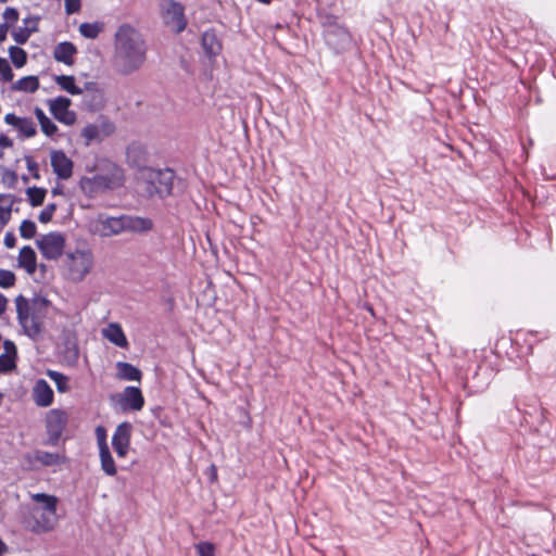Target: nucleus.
Returning a JSON list of instances; mask_svg holds the SVG:
<instances>
[{"label":"nucleus","instance_id":"nucleus-42","mask_svg":"<svg viewBox=\"0 0 556 556\" xmlns=\"http://www.w3.org/2000/svg\"><path fill=\"white\" fill-rule=\"evenodd\" d=\"M23 24L25 29H27L30 34L38 31V18L34 16H29L23 20Z\"/></svg>","mask_w":556,"mask_h":556},{"label":"nucleus","instance_id":"nucleus-31","mask_svg":"<svg viewBox=\"0 0 556 556\" xmlns=\"http://www.w3.org/2000/svg\"><path fill=\"white\" fill-rule=\"evenodd\" d=\"M9 55L13 64L18 68L23 67L27 62V53L22 48L10 47Z\"/></svg>","mask_w":556,"mask_h":556},{"label":"nucleus","instance_id":"nucleus-41","mask_svg":"<svg viewBox=\"0 0 556 556\" xmlns=\"http://www.w3.org/2000/svg\"><path fill=\"white\" fill-rule=\"evenodd\" d=\"M3 18L5 23L10 26L14 24L18 20V12L14 8H7L3 12Z\"/></svg>","mask_w":556,"mask_h":556},{"label":"nucleus","instance_id":"nucleus-5","mask_svg":"<svg viewBox=\"0 0 556 556\" xmlns=\"http://www.w3.org/2000/svg\"><path fill=\"white\" fill-rule=\"evenodd\" d=\"M173 180L174 173L168 168L154 169L144 167L138 174V185L148 195L159 194L164 197L169 194L173 188Z\"/></svg>","mask_w":556,"mask_h":556},{"label":"nucleus","instance_id":"nucleus-22","mask_svg":"<svg viewBox=\"0 0 556 556\" xmlns=\"http://www.w3.org/2000/svg\"><path fill=\"white\" fill-rule=\"evenodd\" d=\"M3 353L0 355V372H7L15 367L16 348L13 342L4 341Z\"/></svg>","mask_w":556,"mask_h":556},{"label":"nucleus","instance_id":"nucleus-29","mask_svg":"<svg viewBox=\"0 0 556 556\" xmlns=\"http://www.w3.org/2000/svg\"><path fill=\"white\" fill-rule=\"evenodd\" d=\"M55 83L71 94H80L83 92L81 89L76 86L75 78L73 76H56Z\"/></svg>","mask_w":556,"mask_h":556},{"label":"nucleus","instance_id":"nucleus-23","mask_svg":"<svg viewBox=\"0 0 556 556\" xmlns=\"http://www.w3.org/2000/svg\"><path fill=\"white\" fill-rule=\"evenodd\" d=\"M15 197L10 193H0V229L10 222Z\"/></svg>","mask_w":556,"mask_h":556},{"label":"nucleus","instance_id":"nucleus-9","mask_svg":"<svg viewBox=\"0 0 556 556\" xmlns=\"http://www.w3.org/2000/svg\"><path fill=\"white\" fill-rule=\"evenodd\" d=\"M37 247L48 260L59 258L65 247V238L60 232H50L37 240Z\"/></svg>","mask_w":556,"mask_h":556},{"label":"nucleus","instance_id":"nucleus-44","mask_svg":"<svg viewBox=\"0 0 556 556\" xmlns=\"http://www.w3.org/2000/svg\"><path fill=\"white\" fill-rule=\"evenodd\" d=\"M3 242L8 249H12L16 244V238L12 232H7Z\"/></svg>","mask_w":556,"mask_h":556},{"label":"nucleus","instance_id":"nucleus-19","mask_svg":"<svg viewBox=\"0 0 556 556\" xmlns=\"http://www.w3.org/2000/svg\"><path fill=\"white\" fill-rule=\"evenodd\" d=\"M102 336L118 348H128L127 338L119 324L111 323L101 330Z\"/></svg>","mask_w":556,"mask_h":556},{"label":"nucleus","instance_id":"nucleus-15","mask_svg":"<svg viewBox=\"0 0 556 556\" xmlns=\"http://www.w3.org/2000/svg\"><path fill=\"white\" fill-rule=\"evenodd\" d=\"M64 457L59 453H50L46 451H36L25 456V462L29 468H35L37 463L42 466H54L64 462Z\"/></svg>","mask_w":556,"mask_h":556},{"label":"nucleus","instance_id":"nucleus-7","mask_svg":"<svg viewBox=\"0 0 556 556\" xmlns=\"http://www.w3.org/2000/svg\"><path fill=\"white\" fill-rule=\"evenodd\" d=\"M160 10L164 23L174 31L180 33L186 27L184 8L174 0H160Z\"/></svg>","mask_w":556,"mask_h":556},{"label":"nucleus","instance_id":"nucleus-36","mask_svg":"<svg viewBox=\"0 0 556 556\" xmlns=\"http://www.w3.org/2000/svg\"><path fill=\"white\" fill-rule=\"evenodd\" d=\"M15 282V276L12 271L0 269V287L10 288Z\"/></svg>","mask_w":556,"mask_h":556},{"label":"nucleus","instance_id":"nucleus-18","mask_svg":"<svg viewBox=\"0 0 556 556\" xmlns=\"http://www.w3.org/2000/svg\"><path fill=\"white\" fill-rule=\"evenodd\" d=\"M33 399L40 407L50 406L53 402V391L46 380L36 381L33 388Z\"/></svg>","mask_w":556,"mask_h":556},{"label":"nucleus","instance_id":"nucleus-20","mask_svg":"<svg viewBox=\"0 0 556 556\" xmlns=\"http://www.w3.org/2000/svg\"><path fill=\"white\" fill-rule=\"evenodd\" d=\"M202 48L210 59L217 56L222 51V42L213 30H206L202 35Z\"/></svg>","mask_w":556,"mask_h":556},{"label":"nucleus","instance_id":"nucleus-50","mask_svg":"<svg viewBox=\"0 0 556 556\" xmlns=\"http://www.w3.org/2000/svg\"><path fill=\"white\" fill-rule=\"evenodd\" d=\"M36 165L28 163V169H33Z\"/></svg>","mask_w":556,"mask_h":556},{"label":"nucleus","instance_id":"nucleus-16","mask_svg":"<svg viewBox=\"0 0 556 556\" xmlns=\"http://www.w3.org/2000/svg\"><path fill=\"white\" fill-rule=\"evenodd\" d=\"M112 131L113 126L109 123L89 124L81 129V137L85 144L89 146L92 141L101 140L102 137L110 135Z\"/></svg>","mask_w":556,"mask_h":556},{"label":"nucleus","instance_id":"nucleus-43","mask_svg":"<svg viewBox=\"0 0 556 556\" xmlns=\"http://www.w3.org/2000/svg\"><path fill=\"white\" fill-rule=\"evenodd\" d=\"M67 14L77 13L80 10V0H64Z\"/></svg>","mask_w":556,"mask_h":556},{"label":"nucleus","instance_id":"nucleus-38","mask_svg":"<svg viewBox=\"0 0 556 556\" xmlns=\"http://www.w3.org/2000/svg\"><path fill=\"white\" fill-rule=\"evenodd\" d=\"M199 556H215L214 545L208 542H201L195 545Z\"/></svg>","mask_w":556,"mask_h":556},{"label":"nucleus","instance_id":"nucleus-6","mask_svg":"<svg viewBox=\"0 0 556 556\" xmlns=\"http://www.w3.org/2000/svg\"><path fill=\"white\" fill-rule=\"evenodd\" d=\"M93 254L88 249H77L66 254L65 270L71 281L80 282L93 268Z\"/></svg>","mask_w":556,"mask_h":556},{"label":"nucleus","instance_id":"nucleus-13","mask_svg":"<svg viewBox=\"0 0 556 556\" xmlns=\"http://www.w3.org/2000/svg\"><path fill=\"white\" fill-rule=\"evenodd\" d=\"M131 425L123 422L117 426L112 439V444L119 457H125L130 444Z\"/></svg>","mask_w":556,"mask_h":556},{"label":"nucleus","instance_id":"nucleus-39","mask_svg":"<svg viewBox=\"0 0 556 556\" xmlns=\"http://www.w3.org/2000/svg\"><path fill=\"white\" fill-rule=\"evenodd\" d=\"M55 210H56V205H55V204H49V205H47V206L42 210V212L39 214V217H38V218H39V220H40L41 223H45V224H46V223H48V222H50V220L52 219V216H53V214H54Z\"/></svg>","mask_w":556,"mask_h":556},{"label":"nucleus","instance_id":"nucleus-48","mask_svg":"<svg viewBox=\"0 0 556 556\" xmlns=\"http://www.w3.org/2000/svg\"><path fill=\"white\" fill-rule=\"evenodd\" d=\"M7 305H8L7 298L0 293V315H2L5 312Z\"/></svg>","mask_w":556,"mask_h":556},{"label":"nucleus","instance_id":"nucleus-17","mask_svg":"<svg viewBox=\"0 0 556 556\" xmlns=\"http://www.w3.org/2000/svg\"><path fill=\"white\" fill-rule=\"evenodd\" d=\"M4 122L16 128L25 138H31L37 134L36 125L30 118L20 117L10 113L4 116Z\"/></svg>","mask_w":556,"mask_h":556},{"label":"nucleus","instance_id":"nucleus-25","mask_svg":"<svg viewBox=\"0 0 556 556\" xmlns=\"http://www.w3.org/2000/svg\"><path fill=\"white\" fill-rule=\"evenodd\" d=\"M18 264L25 268L28 274H34L37 267V257L35 251L30 247H23L18 255Z\"/></svg>","mask_w":556,"mask_h":556},{"label":"nucleus","instance_id":"nucleus-35","mask_svg":"<svg viewBox=\"0 0 556 556\" xmlns=\"http://www.w3.org/2000/svg\"><path fill=\"white\" fill-rule=\"evenodd\" d=\"M13 76L9 62L5 59L0 58V79L3 81H11Z\"/></svg>","mask_w":556,"mask_h":556},{"label":"nucleus","instance_id":"nucleus-51","mask_svg":"<svg viewBox=\"0 0 556 556\" xmlns=\"http://www.w3.org/2000/svg\"><path fill=\"white\" fill-rule=\"evenodd\" d=\"M8 0H0V2L5 3Z\"/></svg>","mask_w":556,"mask_h":556},{"label":"nucleus","instance_id":"nucleus-52","mask_svg":"<svg viewBox=\"0 0 556 556\" xmlns=\"http://www.w3.org/2000/svg\"><path fill=\"white\" fill-rule=\"evenodd\" d=\"M2 157V153L0 152V159Z\"/></svg>","mask_w":556,"mask_h":556},{"label":"nucleus","instance_id":"nucleus-46","mask_svg":"<svg viewBox=\"0 0 556 556\" xmlns=\"http://www.w3.org/2000/svg\"><path fill=\"white\" fill-rule=\"evenodd\" d=\"M9 25L7 23L0 24V42H3L7 38Z\"/></svg>","mask_w":556,"mask_h":556},{"label":"nucleus","instance_id":"nucleus-14","mask_svg":"<svg viewBox=\"0 0 556 556\" xmlns=\"http://www.w3.org/2000/svg\"><path fill=\"white\" fill-rule=\"evenodd\" d=\"M117 396L124 409L140 410L143 407L144 399L137 387H126Z\"/></svg>","mask_w":556,"mask_h":556},{"label":"nucleus","instance_id":"nucleus-1","mask_svg":"<svg viewBox=\"0 0 556 556\" xmlns=\"http://www.w3.org/2000/svg\"><path fill=\"white\" fill-rule=\"evenodd\" d=\"M146 45L141 35L128 25L121 26L115 36L114 67L128 75L139 70L146 60Z\"/></svg>","mask_w":556,"mask_h":556},{"label":"nucleus","instance_id":"nucleus-33","mask_svg":"<svg viewBox=\"0 0 556 556\" xmlns=\"http://www.w3.org/2000/svg\"><path fill=\"white\" fill-rule=\"evenodd\" d=\"M48 376L55 382L56 388L60 392H66L68 389L67 378L58 371H48Z\"/></svg>","mask_w":556,"mask_h":556},{"label":"nucleus","instance_id":"nucleus-40","mask_svg":"<svg viewBox=\"0 0 556 556\" xmlns=\"http://www.w3.org/2000/svg\"><path fill=\"white\" fill-rule=\"evenodd\" d=\"M96 437H97L99 450L109 447V445L106 443V431L103 427L99 426L96 428Z\"/></svg>","mask_w":556,"mask_h":556},{"label":"nucleus","instance_id":"nucleus-8","mask_svg":"<svg viewBox=\"0 0 556 556\" xmlns=\"http://www.w3.org/2000/svg\"><path fill=\"white\" fill-rule=\"evenodd\" d=\"M37 306H43V302H35L29 306L25 301L23 303L17 301V316L28 336H36L41 329L40 317L35 314Z\"/></svg>","mask_w":556,"mask_h":556},{"label":"nucleus","instance_id":"nucleus-4","mask_svg":"<svg viewBox=\"0 0 556 556\" xmlns=\"http://www.w3.org/2000/svg\"><path fill=\"white\" fill-rule=\"evenodd\" d=\"M123 170L115 164L108 163L100 173L93 177H84L80 180L81 190L89 195L105 190H113L122 186Z\"/></svg>","mask_w":556,"mask_h":556},{"label":"nucleus","instance_id":"nucleus-2","mask_svg":"<svg viewBox=\"0 0 556 556\" xmlns=\"http://www.w3.org/2000/svg\"><path fill=\"white\" fill-rule=\"evenodd\" d=\"M92 231L102 237L117 236L126 231L146 232L152 229L153 224L150 219L134 216H109L99 214L91 222Z\"/></svg>","mask_w":556,"mask_h":556},{"label":"nucleus","instance_id":"nucleus-49","mask_svg":"<svg viewBox=\"0 0 556 556\" xmlns=\"http://www.w3.org/2000/svg\"><path fill=\"white\" fill-rule=\"evenodd\" d=\"M8 551V547L7 545L4 544V542L0 539V556H3Z\"/></svg>","mask_w":556,"mask_h":556},{"label":"nucleus","instance_id":"nucleus-37","mask_svg":"<svg viewBox=\"0 0 556 556\" xmlns=\"http://www.w3.org/2000/svg\"><path fill=\"white\" fill-rule=\"evenodd\" d=\"M31 34L25 27H18L12 31V37L18 45H24Z\"/></svg>","mask_w":556,"mask_h":556},{"label":"nucleus","instance_id":"nucleus-10","mask_svg":"<svg viewBox=\"0 0 556 556\" xmlns=\"http://www.w3.org/2000/svg\"><path fill=\"white\" fill-rule=\"evenodd\" d=\"M50 164L59 179L66 180L73 175V161L62 150L50 151Z\"/></svg>","mask_w":556,"mask_h":556},{"label":"nucleus","instance_id":"nucleus-47","mask_svg":"<svg viewBox=\"0 0 556 556\" xmlns=\"http://www.w3.org/2000/svg\"><path fill=\"white\" fill-rule=\"evenodd\" d=\"M12 144H13V142L9 137H7L4 135H0V147L10 148V147H12Z\"/></svg>","mask_w":556,"mask_h":556},{"label":"nucleus","instance_id":"nucleus-12","mask_svg":"<svg viewBox=\"0 0 556 556\" xmlns=\"http://www.w3.org/2000/svg\"><path fill=\"white\" fill-rule=\"evenodd\" d=\"M71 100L65 97H59L49 102V109L52 115L65 125H73L76 122L75 112L70 110Z\"/></svg>","mask_w":556,"mask_h":556},{"label":"nucleus","instance_id":"nucleus-45","mask_svg":"<svg viewBox=\"0 0 556 556\" xmlns=\"http://www.w3.org/2000/svg\"><path fill=\"white\" fill-rule=\"evenodd\" d=\"M206 476H207V478L210 479L211 482H215L217 480V470H216V467L214 465H211L206 469Z\"/></svg>","mask_w":556,"mask_h":556},{"label":"nucleus","instance_id":"nucleus-28","mask_svg":"<svg viewBox=\"0 0 556 556\" xmlns=\"http://www.w3.org/2000/svg\"><path fill=\"white\" fill-rule=\"evenodd\" d=\"M101 468L108 476H115L117 472L115 462L111 455L110 448L104 447L99 450Z\"/></svg>","mask_w":556,"mask_h":556},{"label":"nucleus","instance_id":"nucleus-21","mask_svg":"<svg viewBox=\"0 0 556 556\" xmlns=\"http://www.w3.org/2000/svg\"><path fill=\"white\" fill-rule=\"evenodd\" d=\"M77 53L76 47L70 41H63L58 43L53 50V56L58 62H62L66 65L74 63V56Z\"/></svg>","mask_w":556,"mask_h":556},{"label":"nucleus","instance_id":"nucleus-11","mask_svg":"<svg viewBox=\"0 0 556 556\" xmlns=\"http://www.w3.org/2000/svg\"><path fill=\"white\" fill-rule=\"evenodd\" d=\"M67 422V414L61 409H51L46 417V426L49 439L55 444L63 433Z\"/></svg>","mask_w":556,"mask_h":556},{"label":"nucleus","instance_id":"nucleus-24","mask_svg":"<svg viewBox=\"0 0 556 556\" xmlns=\"http://www.w3.org/2000/svg\"><path fill=\"white\" fill-rule=\"evenodd\" d=\"M116 369V377L119 380L140 381L141 379V371L129 363L117 362Z\"/></svg>","mask_w":556,"mask_h":556},{"label":"nucleus","instance_id":"nucleus-26","mask_svg":"<svg viewBox=\"0 0 556 556\" xmlns=\"http://www.w3.org/2000/svg\"><path fill=\"white\" fill-rule=\"evenodd\" d=\"M34 113L39 122L41 131L47 137H53L58 132V126L45 114L40 108H36Z\"/></svg>","mask_w":556,"mask_h":556},{"label":"nucleus","instance_id":"nucleus-32","mask_svg":"<svg viewBox=\"0 0 556 556\" xmlns=\"http://www.w3.org/2000/svg\"><path fill=\"white\" fill-rule=\"evenodd\" d=\"M101 29L102 26L100 23H84L79 26V33L88 39L97 38Z\"/></svg>","mask_w":556,"mask_h":556},{"label":"nucleus","instance_id":"nucleus-34","mask_svg":"<svg viewBox=\"0 0 556 556\" xmlns=\"http://www.w3.org/2000/svg\"><path fill=\"white\" fill-rule=\"evenodd\" d=\"M20 233L24 239H31L36 235V225L31 220H23L20 226Z\"/></svg>","mask_w":556,"mask_h":556},{"label":"nucleus","instance_id":"nucleus-3","mask_svg":"<svg viewBox=\"0 0 556 556\" xmlns=\"http://www.w3.org/2000/svg\"><path fill=\"white\" fill-rule=\"evenodd\" d=\"M30 497L37 503V506L31 508L29 517L26 519L27 527L36 533L51 531L58 521V498L45 493H35Z\"/></svg>","mask_w":556,"mask_h":556},{"label":"nucleus","instance_id":"nucleus-30","mask_svg":"<svg viewBox=\"0 0 556 556\" xmlns=\"http://www.w3.org/2000/svg\"><path fill=\"white\" fill-rule=\"evenodd\" d=\"M46 189L39 187H30L26 190V195L33 206H39L46 198Z\"/></svg>","mask_w":556,"mask_h":556},{"label":"nucleus","instance_id":"nucleus-27","mask_svg":"<svg viewBox=\"0 0 556 556\" xmlns=\"http://www.w3.org/2000/svg\"><path fill=\"white\" fill-rule=\"evenodd\" d=\"M39 88V80L37 76H25L12 86L13 90L23 92H35Z\"/></svg>","mask_w":556,"mask_h":556}]
</instances>
